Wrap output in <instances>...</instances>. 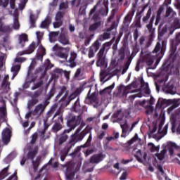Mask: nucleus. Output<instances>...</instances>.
Wrapping results in <instances>:
<instances>
[{
    "label": "nucleus",
    "instance_id": "obj_1",
    "mask_svg": "<svg viewBox=\"0 0 180 180\" xmlns=\"http://www.w3.org/2000/svg\"><path fill=\"white\" fill-rule=\"evenodd\" d=\"M81 128H77L75 133L70 136L68 142L66 143L65 147L60 151V160L65 161L68 153L71 151V148L75 146L77 143H81L85 139V136L91 132L92 128H85L81 131Z\"/></svg>",
    "mask_w": 180,
    "mask_h": 180
},
{
    "label": "nucleus",
    "instance_id": "obj_2",
    "mask_svg": "<svg viewBox=\"0 0 180 180\" xmlns=\"http://www.w3.org/2000/svg\"><path fill=\"white\" fill-rule=\"evenodd\" d=\"M60 91L58 94L57 95V98L62 97L60 101L63 102L65 106H68L70 103H71L72 101H74V99L78 98L81 95V93L82 92V89L81 88H77L75 92L72 93L69 96H68V91L67 90V87L65 86H62L59 87ZM68 96V97H67Z\"/></svg>",
    "mask_w": 180,
    "mask_h": 180
},
{
    "label": "nucleus",
    "instance_id": "obj_3",
    "mask_svg": "<svg viewBox=\"0 0 180 180\" xmlns=\"http://www.w3.org/2000/svg\"><path fill=\"white\" fill-rule=\"evenodd\" d=\"M110 42H105L102 45L100 51L97 53L96 66L104 68L106 67V56H105V50H109L111 46Z\"/></svg>",
    "mask_w": 180,
    "mask_h": 180
},
{
    "label": "nucleus",
    "instance_id": "obj_4",
    "mask_svg": "<svg viewBox=\"0 0 180 180\" xmlns=\"http://www.w3.org/2000/svg\"><path fill=\"white\" fill-rule=\"evenodd\" d=\"M92 129L90 130V132H89V136L86 141V143L84 145H82L80 146H77L75 150L70 154V157H72L73 158H75V160H79V158L81 157V148H86V147H89L91 146V142L92 141Z\"/></svg>",
    "mask_w": 180,
    "mask_h": 180
},
{
    "label": "nucleus",
    "instance_id": "obj_5",
    "mask_svg": "<svg viewBox=\"0 0 180 180\" xmlns=\"http://www.w3.org/2000/svg\"><path fill=\"white\" fill-rule=\"evenodd\" d=\"M63 167H66V170L65 171L66 179L73 180L75 176V162L70 161L67 164L63 165Z\"/></svg>",
    "mask_w": 180,
    "mask_h": 180
},
{
    "label": "nucleus",
    "instance_id": "obj_6",
    "mask_svg": "<svg viewBox=\"0 0 180 180\" xmlns=\"http://www.w3.org/2000/svg\"><path fill=\"white\" fill-rule=\"evenodd\" d=\"M166 50H167L166 41H162V44L160 42H157L156 46L153 51V53H159L158 55V60L156 63H160V61L161 60V58L164 57V54L165 53Z\"/></svg>",
    "mask_w": 180,
    "mask_h": 180
},
{
    "label": "nucleus",
    "instance_id": "obj_7",
    "mask_svg": "<svg viewBox=\"0 0 180 180\" xmlns=\"http://www.w3.org/2000/svg\"><path fill=\"white\" fill-rule=\"evenodd\" d=\"M49 105H50V101H44L43 103L38 104L32 111V115L37 116L38 117L41 116V115L44 113V110H46V108H47Z\"/></svg>",
    "mask_w": 180,
    "mask_h": 180
},
{
    "label": "nucleus",
    "instance_id": "obj_8",
    "mask_svg": "<svg viewBox=\"0 0 180 180\" xmlns=\"http://www.w3.org/2000/svg\"><path fill=\"white\" fill-rule=\"evenodd\" d=\"M54 124L52 127L51 131L53 133H58L60 130L63 129V124H64V118L63 116H60L57 120H54Z\"/></svg>",
    "mask_w": 180,
    "mask_h": 180
},
{
    "label": "nucleus",
    "instance_id": "obj_9",
    "mask_svg": "<svg viewBox=\"0 0 180 180\" xmlns=\"http://www.w3.org/2000/svg\"><path fill=\"white\" fill-rule=\"evenodd\" d=\"M116 27V22H112L110 27L107 29L106 32H104L101 35L99 36L98 40L100 41H105V40H108V39H110V32L113 30Z\"/></svg>",
    "mask_w": 180,
    "mask_h": 180
},
{
    "label": "nucleus",
    "instance_id": "obj_10",
    "mask_svg": "<svg viewBox=\"0 0 180 180\" xmlns=\"http://www.w3.org/2000/svg\"><path fill=\"white\" fill-rule=\"evenodd\" d=\"M106 158V155L103 153H97L93 155L89 160L90 164H99V162H102L103 160H105Z\"/></svg>",
    "mask_w": 180,
    "mask_h": 180
},
{
    "label": "nucleus",
    "instance_id": "obj_11",
    "mask_svg": "<svg viewBox=\"0 0 180 180\" xmlns=\"http://www.w3.org/2000/svg\"><path fill=\"white\" fill-rule=\"evenodd\" d=\"M12 137V131L9 128L5 129L2 132V141L4 144H9Z\"/></svg>",
    "mask_w": 180,
    "mask_h": 180
},
{
    "label": "nucleus",
    "instance_id": "obj_12",
    "mask_svg": "<svg viewBox=\"0 0 180 180\" xmlns=\"http://www.w3.org/2000/svg\"><path fill=\"white\" fill-rule=\"evenodd\" d=\"M73 109L77 113H84V111L86 109V105H81L79 98H77L73 105Z\"/></svg>",
    "mask_w": 180,
    "mask_h": 180
},
{
    "label": "nucleus",
    "instance_id": "obj_13",
    "mask_svg": "<svg viewBox=\"0 0 180 180\" xmlns=\"http://www.w3.org/2000/svg\"><path fill=\"white\" fill-rule=\"evenodd\" d=\"M63 72H64V74H70V72H68L67 70H63V69L60 68H56L52 72V78H53V79H58V78L63 75Z\"/></svg>",
    "mask_w": 180,
    "mask_h": 180
},
{
    "label": "nucleus",
    "instance_id": "obj_14",
    "mask_svg": "<svg viewBox=\"0 0 180 180\" xmlns=\"http://www.w3.org/2000/svg\"><path fill=\"white\" fill-rule=\"evenodd\" d=\"M154 60H155V56L151 55V53H147L143 57V61L146 63V65H153L154 64Z\"/></svg>",
    "mask_w": 180,
    "mask_h": 180
},
{
    "label": "nucleus",
    "instance_id": "obj_15",
    "mask_svg": "<svg viewBox=\"0 0 180 180\" xmlns=\"http://www.w3.org/2000/svg\"><path fill=\"white\" fill-rule=\"evenodd\" d=\"M36 50V43L32 42L28 47L27 50L20 51L18 56H23L25 54H32Z\"/></svg>",
    "mask_w": 180,
    "mask_h": 180
},
{
    "label": "nucleus",
    "instance_id": "obj_16",
    "mask_svg": "<svg viewBox=\"0 0 180 180\" xmlns=\"http://www.w3.org/2000/svg\"><path fill=\"white\" fill-rule=\"evenodd\" d=\"M39 153V146H35L32 150H30L27 155V160H31L34 161V157Z\"/></svg>",
    "mask_w": 180,
    "mask_h": 180
},
{
    "label": "nucleus",
    "instance_id": "obj_17",
    "mask_svg": "<svg viewBox=\"0 0 180 180\" xmlns=\"http://www.w3.org/2000/svg\"><path fill=\"white\" fill-rule=\"evenodd\" d=\"M75 60H77V53H71L70 57L69 60L67 61V63L69 64V67L70 68H74L77 67V62H75Z\"/></svg>",
    "mask_w": 180,
    "mask_h": 180
},
{
    "label": "nucleus",
    "instance_id": "obj_18",
    "mask_svg": "<svg viewBox=\"0 0 180 180\" xmlns=\"http://www.w3.org/2000/svg\"><path fill=\"white\" fill-rule=\"evenodd\" d=\"M58 106V105L56 103H55L53 105H52L51 109L46 113V115L45 116V119H44V120L49 122V119L50 117H51L53 116V115H54V112H56V110H57Z\"/></svg>",
    "mask_w": 180,
    "mask_h": 180
},
{
    "label": "nucleus",
    "instance_id": "obj_19",
    "mask_svg": "<svg viewBox=\"0 0 180 180\" xmlns=\"http://www.w3.org/2000/svg\"><path fill=\"white\" fill-rule=\"evenodd\" d=\"M162 27V24H160L158 27V39H159V40H160V39H162L165 33L168 32V28L167 27V26H165L162 28H161Z\"/></svg>",
    "mask_w": 180,
    "mask_h": 180
},
{
    "label": "nucleus",
    "instance_id": "obj_20",
    "mask_svg": "<svg viewBox=\"0 0 180 180\" xmlns=\"http://www.w3.org/2000/svg\"><path fill=\"white\" fill-rule=\"evenodd\" d=\"M59 41L61 44H63V46H67V44H70V38L68 37V35L62 33L59 36Z\"/></svg>",
    "mask_w": 180,
    "mask_h": 180
},
{
    "label": "nucleus",
    "instance_id": "obj_21",
    "mask_svg": "<svg viewBox=\"0 0 180 180\" xmlns=\"http://www.w3.org/2000/svg\"><path fill=\"white\" fill-rule=\"evenodd\" d=\"M155 20V15H153L150 19L149 23L146 25V29H148L150 34H153L154 30H155V29L153 28V25L154 23Z\"/></svg>",
    "mask_w": 180,
    "mask_h": 180
},
{
    "label": "nucleus",
    "instance_id": "obj_22",
    "mask_svg": "<svg viewBox=\"0 0 180 180\" xmlns=\"http://www.w3.org/2000/svg\"><path fill=\"white\" fill-rule=\"evenodd\" d=\"M169 101L170 103H172V105L167 109L168 112H172L174 109H176V108H178V106H179L180 105V98L169 100Z\"/></svg>",
    "mask_w": 180,
    "mask_h": 180
},
{
    "label": "nucleus",
    "instance_id": "obj_23",
    "mask_svg": "<svg viewBox=\"0 0 180 180\" xmlns=\"http://www.w3.org/2000/svg\"><path fill=\"white\" fill-rule=\"evenodd\" d=\"M91 92V90H89L86 98L84 100V103H86L87 105H89V103H92L94 101H96V96H95V93H92L91 95H89Z\"/></svg>",
    "mask_w": 180,
    "mask_h": 180
},
{
    "label": "nucleus",
    "instance_id": "obj_24",
    "mask_svg": "<svg viewBox=\"0 0 180 180\" xmlns=\"http://www.w3.org/2000/svg\"><path fill=\"white\" fill-rule=\"evenodd\" d=\"M46 56V48L43 45L39 46V53H37V60H43V57Z\"/></svg>",
    "mask_w": 180,
    "mask_h": 180
},
{
    "label": "nucleus",
    "instance_id": "obj_25",
    "mask_svg": "<svg viewBox=\"0 0 180 180\" xmlns=\"http://www.w3.org/2000/svg\"><path fill=\"white\" fill-rule=\"evenodd\" d=\"M67 125L68 127L75 129L77 127V117L72 116L68 120Z\"/></svg>",
    "mask_w": 180,
    "mask_h": 180
},
{
    "label": "nucleus",
    "instance_id": "obj_26",
    "mask_svg": "<svg viewBox=\"0 0 180 180\" xmlns=\"http://www.w3.org/2000/svg\"><path fill=\"white\" fill-rule=\"evenodd\" d=\"M118 57L121 61H123L126 58V48L124 46H122L118 50Z\"/></svg>",
    "mask_w": 180,
    "mask_h": 180
},
{
    "label": "nucleus",
    "instance_id": "obj_27",
    "mask_svg": "<svg viewBox=\"0 0 180 180\" xmlns=\"http://www.w3.org/2000/svg\"><path fill=\"white\" fill-rule=\"evenodd\" d=\"M51 23V18L50 16H47L44 21L41 23V29H46V27H49L50 26V24Z\"/></svg>",
    "mask_w": 180,
    "mask_h": 180
},
{
    "label": "nucleus",
    "instance_id": "obj_28",
    "mask_svg": "<svg viewBox=\"0 0 180 180\" xmlns=\"http://www.w3.org/2000/svg\"><path fill=\"white\" fill-rule=\"evenodd\" d=\"M19 71H20V65H16L11 68V72L13 73L11 79H15L16 75L19 74Z\"/></svg>",
    "mask_w": 180,
    "mask_h": 180
},
{
    "label": "nucleus",
    "instance_id": "obj_29",
    "mask_svg": "<svg viewBox=\"0 0 180 180\" xmlns=\"http://www.w3.org/2000/svg\"><path fill=\"white\" fill-rule=\"evenodd\" d=\"M141 88H143L144 94H146V95H150V94H151L150 87H148V83H146L143 80H141Z\"/></svg>",
    "mask_w": 180,
    "mask_h": 180
},
{
    "label": "nucleus",
    "instance_id": "obj_30",
    "mask_svg": "<svg viewBox=\"0 0 180 180\" xmlns=\"http://www.w3.org/2000/svg\"><path fill=\"white\" fill-rule=\"evenodd\" d=\"M67 49L61 48V51H59L57 53V56L59 57L60 58H63V60H67V58H68V53L64 52L63 50H67Z\"/></svg>",
    "mask_w": 180,
    "mask_h": 180
},
{
    "label": "nucleus",
    "instance_id": "obj_31",
    "mask_svg": "<svg viewBox=\"0 0 180 180\" xmlns=\"http://www.w3.org/2000/svg\"><path fill=\"white\" fill-rule=\"evenodd\" d=\"M0 32L1 33H10L11 27L8 25H4L2 23V20L0 19Z\"/></svg>",
    "mask_w": 180,
    "mask_h": 180
},
{
    "label": "nucleus",
    "instance_id": "obj_32",
    "mask_svg": "<svg viewBox=\"0 0 180 180\" xmlns=\"http://www.w3.org/2000/svg\"><path fill=\"white\" fill-rule=\"evenodd\" d=\"M134 15V11H132L131 13H128L127 15L124 17L123 23L124 25H127V23H130L131 20L133 19V15Z\"/></svg>",
    "mask_w": 180,
    "mask_h": 180
},
{
    "label": "nucleus",
    "instance_id": "obj_33",
    "mask_svg": "<svg viewBox=\"0 0 180 180\" xmlns=\"http://www.w3.org/2000/svg\"><path fill=\"white\" fill-rule=\"evenodd\" d=\"M67 140H68V135L65 134H61L58 139V143L59 146H63V144H64Z\"/></svg>",
    "mask_w": 180,
    "mask_h": 180
},
{
    "label": "nucleus",
    "instance_id": "obj_34",
    "mask_svg": "<svg viewBox=\"0 0 180 180\" xmlns=\"http://www.w3.org/2000/svg\"><path fill=\"white\" fill-rule=\"evenodd\" d=\"M165 154H167V147H165L160 153H155V155L160 161H162L165 158Z\"/></svg>",
    "mask_w": 180,
    "mask_h": 180
},
{
    "label": "nucleus",
    "instance_id": "obj_35",
    "mask_svg": "<svg viewBox=\"0 0 180 180\" xmlns=\"http://www.w3.org/2000/svg\"><path fill=\"white\" fill-rule=\"evenodd\" d=\"M176 29H180V20L178 18L174 19L173 22V30L169 32V34H172Z\"/></svg>",
    "mask_w": 180,
    "mask_h": 180
},
{
    "label": "nucleus",
    "instance_id": "obj_36",
    "mask_svg": "<svg viewBox=\"0 0 180 180\" xmlns=\"http://www.w3.org/2000/svg\"><path fill=\"white\" fill-rule=\"evenodd\" d=\"M101 44H102L100 42L99 39H97L94 42L92 46H90V49H93L95 53H96V51L101 49Z\"/></svg>",
    "mask_w": 180,
    "mask_h": 180
},
{
    "label": "nucleus",
    "instance_id": "obj_37",
    "mask_svg": "<svg viewBox=\"0 0 180 180\" xmlns=\"http://www.w3.org/2000/svg\"><path fill=\"white\" fill-rule=\"evenodd\" d=\"M28 40L27 34H22L19 37V43L21 44L22 47H25V43L28 41Z\"/></svg>",
    "mask_w": 180,
    "mask_h": 180
},
{
    "label": "nucleus",
    "instance_id": "obj_38",
    "mask_svg": "<svg viewBox=\"0 0 180 180\" xmlns=\"http://www.w3.org/2000/svg\"><path fill=\"white\" fill-rule=\"evenodd\" d=\"M101 25H102V22L98 21V22L92 24L91 25H90L89 30L90 32H95V30H96V29H99V27H101Z\"/></svg>",
    "mask_w": 180,
    "mask_h": 180
},
{
    "label": "nucleus",
    "instance_id": "obj_39",
    "mask_svg": "<svg viewBox=\"0 0 180 180\" xmlns=\"http://www.w3.org/2000/svg\"><path fill=\"white\" fill-rule=\"evenodd\" d=\"M9 169V166L5 167L0 172V180L5 179L8 175H9V173H8V171Z\"/></svg>",
    "mask_w": 180,
    "mask_h": 180
},
{
    "label": "nucleus",
    "instance_id": "obj_40",
    "mask_svg": "<svg viewBox=\"0 0 180 180\" xmlns=\"http://www.w3.org/2000/svg\"><path fill=\"white\" fill-rule=\"evenodd\" d=\"M113 88H115V82H113L110 86L105 88L103 91H101L100 92V94L103 95V94H110Z\"/></svg>",
    "mask_w": 180,
    "mask_h": 180
},
{
    "label": "nucleus",
    "instance_id": "obj_41",
    "mask_svg": "<svg viewBox=\"0 0 180 180\" xmlns=\"http://www.w3.org/2000/svg\"><path fill=\"white\" fill-rule=\"evenodd\" d=\"M152 12H153V10L151 9V8H149V9L147 11L146 15L145 16H143L142 18L143 23H147V22H148V20L150 19V18H151Z\"/></svg>",
    "mask_w": 180,
    "mask_h": 180
},
{
    "label": "nucleus",
    "instance_id": "obj_42",
    "mask_svg": "<svg viewBox=\"0 0 180 180\" xmlns=\"http://www.w3.org/2000/svg\"><path fill=\"white\" fill-rule=\"evenodd\" d=\"M1 86L4 88V89H6V91H9V89H11V82H9V80H6L4 79Z\"/></svg>",
    "mask_w": 180,
    "mask_h": 180
},
{
    "label": "nucleus",
    "instance_id": "obj_43",
    "mask_svg": "<svg viewBox=\"0 0 180 180\" xmlns=\"http://www.w3.org/2000/svg\"><path fill=\"white\" fill-rule=\"evenodd\" d=\"M174 147H175V143L172 142L167 143V150L169 155H174Z\"/></svg>",
    "mask_w": 180,
    "mask_h": 180
},
{
    "label": "nucleus",
    "instance_id": "obj_44",
    "mask_svg": "<svg viewBox=\"0 0 180 180\" xmlns=\"http://www.w3.org/2000/svg\"><path fill=\"white\" fill-rule=\"evenodd\" d=\"M56 94V89L53 88L51 89L48 94L46 95V98L44 101H47V102H50V99L54 96V94Z\"/></svg>",
    "mask_w": 180,
    "mask_h": 180
},
{
    "label": "nucleus",
    "instance_id": "obj_45",
    "mask_svg": "<svg viewBox=\"0 0 180 180\" xmlns=\"http://www.w3.org/2000/svg\"><path fill=\"white\" fill-rule=\"evenodd\" d=\"M139 51H140V46L136 44L133 47L132 53L131 54V58H134V57H136V55L137 54V53H139Z\"/></svg>",
    "mask_w": 180,
    "mask_h": 180
},
{
    "label": "nucleus",
    "instance_id": "obj_46",
    "mask_svg": "<svg viewBox=\"0 0 180 180\" xmlns=\"http://www.w3.org/2000/svg\"><path fill=\"white\" fill-rule=\"evenodd\" d=\"M108 6H106V5H104L103 7H102L101 8H100V10L98 11V13H100V15H102V16H106V15H108Z\"/></svg>",
    "mask_w": 180,
    "mask_h": 180
},
{
    "label": "nucleus",
    "instance_id": "obj_47",
    "mask_svg": "<svg viewBox=\"0 0 180 180\" xmlns=\"http://www.w3.org/2000/svg\"><path fill=\"white\" fill-rule=\"evenodd\" d=\"M65 13L63 11H58L55 17V20L56 21H63V18H64Z\"/></svg>",
    "mask_w": 180,
    "mask_h": 180
},
{
    "label": "nucleus",
    "instance_id": "obj_48",
    "mask_svg": "<svg viewBox=\"0 0 180 180\" xmlns=\"http://www.w3.org/2000/svg\"><path fill=\"white\" fill-rule=\"evenodd\" d=\"M37 103H39V98H34L32 97V99L28 102V108H33V106H34V105H37Z\"/></svg>",
    "mask_w": 180,
    "mask_h": 180
},
{
    "label": "nucleus",
    "instance_id": "obj_49",
    "mask_svg": "<svg viewBox=\"0 0 180 180\" xmlns=\"http://www.w3.org/2000/svg\"><path fill=\"white\" fill-rule=\"evenodd\" d=\"M134 27L136 28H141V17L136 15Z\"/></svg>",
    "mask_w": 180,
    "mask_h": 180
},
{
    "label": "nucleus",
    "instance_id": "obj_50",
    "mask_svg": "<svg viewBox=\"0 0 180 180\" xmlns=\"http://www.w3.org/2000/svg\"><path fill=\"white\" fill-rule=\"evenodd\" d=\"M81 77H82V75L81 74V68H78L77 69L75 75H74V78L75 79H78L79 81L81 80Z\"/></svg>",
    "mask_w": 180,
    "mask_h": 180
},
{
    "label": "nucleus",
    "instance_id": "obj_51",
    "mask_svg": "<svg viewBox=\"0 0 180 180\" xmlns=\"http://www.w3.org/2000/svg\"><path fill=\"white\" fill-rule=\"evenodd\" d=\"M32 139L30 141V144H36V141H37V138L39 137V134L37 132L34 133L32 135Z\"/></svg>",
    "mask_w": 180,
    "mask_h": 180
},
{
    "label": "nucleus",
    "instance_id": "obj_52",
    "mask_svg": "<svg viewBox=\"0 0 180 180\" xmlns=\"http://www.w3.org/2000/svg\"><path fill=\"white\" fill-rule=\"evenodd\" d=\"M30 20L31 26L32 27H36V16H34V15H33V14H31L30 15Z\"/></svg>",
    "mask_w": 180,
    "mask_h": 180
},
{
    "label": "nucleus",
    "instance_id": "obj_53",
    "mask_svg": "<svg viewBox=\"0 0 180 180\" xmlns=\"http://www.w3.org/2000/svg\"><path fill=\"white\" fill-rule=\"evenodd\" d=\"M120 127L124 132L127 131L129 129V124H127V121L125 120L123 124L120 123Z\"/></svg>",
    "mask_w": 180,
    "mask_h": 180
},
{
    "label": "nucleus",
    "instance_id": "obj_54",
    "mask_svg": "<svg viewBox=\"0 0 180 180\" xmlns=\"http://www.w3.org/2000/svg\"><path fill=\"white\" fill-rule=\"evenodd\" d=\"M13 27L15 30H18L19 27H20V24H19V19L18 18H15Z\"/></svg>",
    "mask_w": 180,
    "mask_h": 180
},
{
    "label": "nucleus",
    "instance_id": "obj_55",
    "mask_svg": "<svg viewBox=\"0 0 180 180\" xmlns=\"http://www.w3.org/2000/svg\"><path fill=\"white\" fill-rule=\"evenodd\" d=\"M87 6H88V4H84L80 7L79 10V15H85Z\"/></svg>",
    "mask_w": 180,
    "mask_h": 180
},
{
    "label": "nucleus",
    "instance_id": "obj_56",
    "mask_svg": "<svg viewBox=\"0 0 180 180\" xmlns=\"http://www.w3.org/2000/svg\"><path fill=\"white\" fill-rule=\"evenodd\" d=\"M102 1H99L96 5H95L94 6V8L90 11V13H89V15L91 16V15H94V13H95V12H96V9H98V6H99V5H101V3Z\"/></svg>",
    "mask_w": 180,
    "mask_h": 180
},
{
    "label": "nucleus",
    "instance_id": "obj_57",
    "mask_svg": "<svg viewBox=\"0 0 180 180\" xmlns=\"http://www.w3.org/2000/svg\"><path fill=\"white\" fill-rule=\"evenodd\" d=\"M42 93H43V90L42 89L37 90L35 92H34L32 98H34L35 99H37V98H39V96H40Z\"/></svg>",
    "mask_w": 180,
    "mask_h": 180
},
{
    "label": "nucleus",
    "instance_id": "obj_58",
    "mask_svg": "<svg viewBox=\"0 0 180 180\" xmlns=\"http://www.w3.org/2000/svg\"><path fill=\"white\" fill-rule=\"evenodd\" d=\"M162 108V100L161 98H159L155 106L156 112L157 110H160Z\"/></svg>",
    "mask_w": 180,
    "mask_h": 180
},
{
    "label": "nucleus",
    "instance_id": "obj_59",
    "mask_svg": "<svg viewBox=\"0 0 180 180\" xmlns=\"http://www.w3.org/2000/svg\"><path fill=\"white\" fill-rule=\"evenodd\" d=\"M81 2H82V0H72L71 1L72 6H76V8H78L79 5H81Z\"/></svg>",
    "mask_w": 180,
    "mask_h": 180
},
{
    "label": "nucleus",
    "instance_id": "obj_60",
    "mask_svg": "<svg viewBox=\"0 0 180 180\" xmlns=\"http://www.w3.org/2000/svg\"><path fill=\"white\" fill-rule=\"evenodd\" d=\"M32 165H33L34 171L36 172L39 168V165H40V162L39 160H35V161L32 160Z\"/></svg>",
    "mask_w": 180,
    "mask_h": 180
},
{
    "label": "nucleus",
    "instance_id": "obj_61",
    "mask_svg": "<svg viewBox=\"0 0 180 180\" xmlns=\"http://www.w3.org/2000/svg\"><path fill=\"white\" fill-rule=\"evenodd\" d=\"M68 2H61L59 6L60 11H63V9H68Z\"/></svg>",
    "mask_w": 180,
    "mask_h": 180
},
{
    "label": "nucleus",
    "instance_id": "obj_62",
    "mask_svg": "<svg viewBox=\"0 0 180 180\" xmlns=\"http://www.w3.org/2000/svg\"><path fill=\"white\" fill-rule=\"evenodd\" d=\"M139 155H141V150H138L136 152V155H135L134 157L136 158L137 161H139V162H143V160Z\"/></svg>",
    "mask_w": 180,
    "mask_h": 180
},
{
    "label": "nucleus",
    "instance_id": "obj_63",
    "mask_svg": "<svg viewBox=\"0 0 180 180\" xmlns=\"http://www.w3.org/2000/svg\"><path fill=\"white\" fill-rule=\"evenodd\" d=\"M93 20H94L95 22H101V16L99 15L98 13H96L93 17H92Z\"/></svg>",
    "mask_w": 180,
    "mask_h": 180
},
{
    "label": "nucleus",
    "instance_id": "obj_64",
    "mask_svg": "<svg viewBox=\"0 0 180 180\" xmlns=\"http://www.w3.org/2000/svg\"><path fill=\"white\" fill-rule=\"evenodd\" d=\"M60 26H63V21L58 20L53 22L54 29H58Z\"/></svg>",
    "mask_w": 180,
    "mask_h": 180
}]
</instances>
